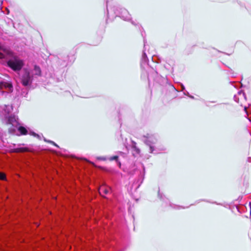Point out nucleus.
<instances>
[{"label":"nucleus","mask_w":251,"mask_h":251,"mask_svg":"<svg viewBox=\"0 0 251 251\" xmlns=\"http://www.w3.org/2000/svg\"><path fill=\"white\" fill-rule=\"evenodd\" d=\"M12 110V107L9 105H4L0 107V115L3 117L6 124L11 125L18 130L21 134L25 135L27 133V129L24 126H21L18 121V118L15 115L9 116V113Z\"/></svg>","instance_id":"obj_1"},{"label":"nucleus","mask_w":251,"mask_h":251,"mask_svg":"<svg viewBox=\"0 0 251 251\" xmlns=\"http://www.w3.org/2000/svg\"><path fill=\"white\" fill-rule=\"evenodd\" d=\"M7 65L13 71L18 72L21 70L24 63L23 60L17 57H13L7 61Z\"/></svg>","instance_id":"obj_2"},{"label":"nucleus","mask_w":251,"mask_h":251,"mask_svg":"<svg viewBox=\"0 0 251 251\" xmlns=\"http://www.w3.org/2000/svg\"><path fill=\"white\" fill-rule=\"evenodd\" d=\"M33 78L29 70L27 69L23 70L20 77L21 82L24 86H30L32 82Z\"/></svg>","instance_id":"obj_3"},{"label":"nucleus","mask_w":251,"mask_h":251,"mask_svg":"<svg viewBox=\"0 0 251 251\" xmlns=\"http://www.w3.org/2000/svg\"><path fill=\"white\" fill-rule=\"evenodd\" d=\"M13 88L11 82L1 81L0 82V96L6 93H10L13 91Z\"/></svg>","instance_id":"obj_4"},{"label":"nucleus","mask_w":251,"mask_h":251,"mask_svg":"<svg viewBox=\"0 0 251 251\" xmlns=\"http://www.w3.org/2000/svg\"><path fill=\"white\" fill-rule=\"evenodd\" d=\"M157 141L156 138L154 135H151L147 138L145 140V143L147 145L150 147V152L153 153L154 150V147L153 145L155 144Z\"/></svg>","instance_id":"obj_5"},{"label":"nucleus","mask_w":251,"mask_h":251,"mask_svg":"<svg viewBox=\"0 0 251 251\" xmlns=\"http://www.w3.org/2000/svg\"><path fill=\"white\" fill-rule=\"evenodd\" d=\"M234 100L236 102L242 105L241 101L246 100L245 94L242 91H239L237 95H234Z\"/></svg>","instance_id":"obj_6"},{"label":"nucleus","mask_w":251,"mask_h":251,"mask_svg":"<svg viewBox=\"0 0 251 251\" xmlns=\"http://www.w3.org/2000/svg\"><path fill=\"white\" fill-rule=\"evenodd\" d=\"M29 71L31 75L33 76V77H36L37 76H39L41 75V69L39 66L37 65H35L34 66L33 69Z\"/></svg>","instance_id":"obj_7"},{"label":"nucleus","mask_w":251,"mask_h":251,"mask_svg":"<svg viewBox=\"0 0 251 251\" xmlns=\"http://www.w3.org/2000/svg\"><path fill=\"white\" fill-rule=\"evenodd\" d=\"M121 16L124 20H129L130 19V15L126 9L122 11Z\"/></svg>","instance_id":"obj_8"},{"label":"nucleus","mask_w":251,"mask_h":251,"mask_svg":"<svg viewBox=\"0 0 251 251\" xmlns=\"http://www.w3.org/2000/svg\"><path fill=\"white\" fill-rule=\"evenodd\" d=\"M111 189L108 187H106L104 186H101L99 189L100 193L101 194L102 193H104L105 194H107L109 193Z\"/></svg>","instance_id":"obj_9"},{"label":"nucleus","mask_w":251,"mask_h":251,"mask_svg":"<svg viewBox=\"0 0 251 251\" xmlns=\"http://www.w3.org/2000/svg\"><path fill=\"white\" fill-rule=\"evenodd\" d=\"M147 60H148L147 56L146 53L144 52L143 53V55H142V62L146 63L147 61Z\"/></svg>","instance_id":"obj_10"},{"label":"nucleus","mask_w":251,"mask_h":251,"mask_svg":"<svg viewBox=\"0 0 251 251\" xmlns=\"http://www.w3.org/2000/svg\"><path fill=\"white\" fill-rule=\"evenodd\" d=\"M135 144V143H133L132 148L134 149V150L136 151V152L138 154L140 152V150L136 147Z\"/></svg>","instance_id":"obj_11"},{"label":"nucleus","mask_w":251,"mask_h":251,"mask_svg":"<svg viewBox=\"0 0 251 251\" xmlns=\"http://www.w3.org/2000/svg\"><path fill=\"white\" fill-rule=\"evenodd\" d=\"M6 178V176L4 174L0 173V179L4 180Z\"/></svg>","instance_id":"obj_12"},{"label":"nucleus","mask_w":251,"mask_h":251,"mask_svg":"<svg viewBox=\"0 0 251 251\" xmlns=\"http://www.w3.org/2000/svg\"><path fill=\"white\" fill-rule=\"evenodd\" d=\"M118 156H113L112 157H111L110 158H109V160L110 161H112V160H118Z\"/></svg>","instance_id":"obj_13"},{"label":"nucleus","mask_w":251,"mask_h":251,"mask_svg":"<svg viewBox=\"0 0 251 251\" xmlns=\"http://www.w3.org/2000/svg\"><path fill=\"white\" fill-rule=\"evenodd\" d=\"M30 134L34 136V137H37L38 138H40V136L34 132H31Z\"/></svg>","instance_id":"obj_14"},{"label":"nucleus","mask_w":251,"mask_h":251,"mask_svg":"<svg viewBox=\"0 0 251 251\" xmlns=\"http://www.w3.org/2000/svg\"><path fill=\"white\" fill-rule=\"evenodd\" d=\"M44 140L46 141V142H49V143H50L51 144H52L53 145H54V146L58 147V145H56L54 142L53 141H50V140H47L46 139H44Z\"/></svg>","instance_id":"obj_15"},{"label":"nucleus","mask_w":251,"mask_h":251,"mask_svg":"<svg viewBox=\"0 0 251 251\" xmlns=\"http://www.w3.org/2000/svg\"><path fill=\"white\" fill-rule=\"evenodd\" d=\"M98 159L99 160H105L106 159L105 157H98Z\"/></svg>","instance_id":"obj_16"},{"label":"nucleus","mask_w":251,"mask_h":251,"mask_svg":"<svg viewBox=\"0 0 251 251\" xmlns=\"http://www.w3.org/2000/svg\"><path fill=\"white\" fill-rule=\"evenodd\" d=\"M16 150H17V151H18V152H23V151H25V150L22 148L17 149Z\"/></svg>","instance_id":"obj_17"},{"label":"nucleus","mask_w":251,"mask_h":251,"mask_svg":"<svg viewBox=\"0 0 251 251\" xmlns=\"http://www.w3.org/2000/svg\"><path fill=\"white\" fill-rule=\"evenodd\" d=\"M185 94L186 95V94H185ZM187 95H188L190 98H191L192 99L194 98V97L193 96L189 95V94L188 92L187 93Z\"/></svg>","instance_id":"obj_18"},{"label":"nucleus","mask_w":251,"mask_h":251,"mask_svg":"<svg viewBox=\"0 0 251 251\" xmlns=\"http://www.w3.org/2000/svg\"><path fill=\"white\" fill-rule=\"evenodd\" d=\"M15 129L14 128L13 129H10V132H11L12 130H15Z\"/></svg>","instance_id":"obj_19"},{"label":"nucleus","mask_w":251,"mask_h":251,"mask_svg":"<svg viewBox=\"0 0 251 251\" xmlns=\"http://www.w3.org/2000/svg\"><path fill=\"white\" fill-rule=\"evenodd\" d=\"M244 110H245V111H246V110H247V107H244Z\"/></svg>","instance_id":"obj_20"},{"label":"nucleus","mask_w":251,"mask_h":251,"mask_svg":"<svg viewBox=\"0 0 251 251\" xmlns=\"http://www.w3.org/2000/svg\"><path fill=\"white\" fill-rule=\"evenodd\" d=\"M158 195H159V196H160V191H158Z\"/></svg>","instance_id":"obj_21"},{"label":"nucleus","mask_w":251,"mask_h":251,"mask_svg":"<svg viewBox=\"0 0 251 251\" xmlns=\"http://www.w3.org/2000/svg\"><path fill=\"white\" fill-rule=\"evenodd\" d=\"M145 46H146L145 42H144V47H145Z\"/></svg>","instance_id":"obj_22"}]
</instances>
